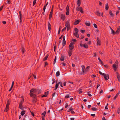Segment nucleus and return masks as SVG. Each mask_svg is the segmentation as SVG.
<instances>
[{"instance_id": "72a5a7b5", "label": "nucleus", "mask_w": 120, "mask_h": 120, "mask_svg": "<svg viewBox=\"0 0 120 120\" xmlns=\"http://www.w3.org/2000/svg\"><path fill=\"white\" fill-rule=\"evenodd\" d=\"M92 110L94 111H95L97 110V109L95 107L92 108Z\"/></svg>"}, {"instance_id": "f3484780", "label": "nucleus", "mask_w": 120, "mask_h": 120, "mask_svg": "<svg viewBox=\"0 0 120 120\" xmlns=\"http://www.w3.org/2000/svg\"><path fill=\"white\" fill-rule=\"evenodd\" d=\"M83 72H85V66L83 65H82L81 66Z\"/></svg>"}, {"instance_id": "473e14b6", "label": "nucleus", "mask_w": 120, "mask_h": 120, "mask_svg": "<svg viewBox=\"0 0 120 120\" xmlns=\"http://www.w3.org/2000/svg\"><path fill=\"white\" fill-rule=\"evenodd\" d=\"M98 60H99V61L100 62V63L101 64H102L103 65V63L102 62V61H101V60L100 59V58H98Z\"/></svg>"}, {"instance_id": "5fc2aeb1", "label": "nucleus", "mask_w": 120, "mask_h": 120, "mask_svg": "<svg viewBox=\"0 0 120 120\" xmlns=\"http://www.w3.org/2000/svg\"><path fill=\"white\" fill-rule=\"evenodd\" d=\"M68 106V105L67 103H66V105L65 107L66 108H67Z\"/></svg>"}, {"instance_id": "412c9836", "label": "nucleus", "mask_w": 120, "mask_h": 120, "mask_svg": "<svg viewBox=\"0 0 120 120\" xmlns=\"http://www.w3.org/2000/svg\"><path fill=\"white\" fill-rule=\"evenodd\" d=\"M9 110V106H6V109L5 110V111L7 112Z\"/></svg>"}, {"instance_id": "603ef678", "label": "nucleus", "mask_w": 120, "mask_h": 120, "mask_svg": "<svg viewBox=\"0 0 120 120\" xmlns=\"http://www.w3.org/2000/svg\"><path fill=\"white\" fill-rule=\"evenodd\" d=\"M74 34L75 35V36L76 37L77 35H78V33H74Z\"/></svg>"}, {"instance_id": "e2e57ef3", "label": "nucleus", "mask_w": 120, "mask_h": 120, "mask_svg": "<svg viewBox=\"0 0 120 120\" xmlns=\"http://www.w3.org/2000/svg\"><path fill=\"white\" fill-rule=\"evenodd\" d=\"M48 64V63L47 62H45V66Z\"/></svg>"}, {"instance_id": "f257e3e1", "label": "nucleus", "mask_w": 120, "mask_h": 120, "mask_svg": "<svg viewBox=\"0 0 120 120\" xmlns=\"http://www.w3.org/2000/svg\"><path fill=\"white\" fill-rule=\"evenodd\" d=\"M30 91V96L34 98L35 97L36 95L35 94L33 93L32 92L38 94L41 92V91L39 90L34 89H32Z\"/></svg>"}, {"instance_id": "69168bd1", "label": "nucleus", "mask_w": 120, "mask_h": 120, "mask_svg": "<svg viewBox=\"0 0 120 120\" xmlns=\"http://www.w3.org/2000/svg\"><path fill=\"white\" fill-rule=\"evenodd\" d=\"M2 22L3 24H5L6 23V22L5 21H3Z\"/></svg>"}, {"instance_id": "09e8293b", "label": "nucleus", "mask_w": 120, "mask_h": 120, "mask_svg": "<svg viewBox=\"0 0 120 120\" xmlns=\"http://www.w3.org/2000/svg\"><path fill=\"white\" fill-rule=\"evenodd\" d=\"M82 92V89H80L79 90V94L81 93Z\"/></svg>"}, {"instance_id": "9b49d317", "label": "nucleus", "mask_w": 120, "mask_h": 120, "mask_svg": "<svg viewBox=\"0 0 120 120\" xmlns=\"http://www.w3.org/2000/svg\"><path fill=\"white\" fill-rule=\"evenodd\" d=\"M97 45H100V41L98 38L97 41Z\"/></svg>"}, {"instance_id": "aec40b11", "label": "nucleus", "mask_w": 120, "mask_h": 120, "mask_svg": "<svg viewBox=\"0 0 120 120\" xmlns=\"http://www.w3.org/2000/svg\"><path fill=\"white\" fill-rule=\"evenodd\" d=\"M83 46V47L86 48H87L88 47V45L86 44H84Z\"/></svg>"}, {"instance_id": "bf43d9fd", "label": "nucleus", "mask_w": 120, "mask_h": 120, "mask_svg": "<svg viewBox=\"0 0 120 120\" xmlns=\"http://www.w3.org/2000/svg\"><path fill=\"white\" fill-rule=\"evenodd\" d=\"M67 28V31H68L70 28V27H66Z\"/></svg>"}, {"instance_id": "ddd939ff", "label": "nucleus", "mask_w": 120, "mask_h": 120, "mask_svg": "<svg viewBox=\"0 0 120 120\" xmlns=\"http://www.w3.org/2000/svg\"><path fill=\"white\" fill-rule=\"evenodd\" d=\"M65 16L63 14H61V19H62L63 21L64 19Z\"/></svg>"}, {"instance_id": "dca6fc26", "label": "nucleus", "mask_w": 120, "mask_h": 120, "mask_svg": "<svg viewBox=\"0 0 120 120\" xmlns=\"http://www.w3.org/2000/svg\"><path fill=\"white\" fill-rule=\"evenodd\" d=\"M19 16H20V22H21L22 21L21 18L22 16V15L21 14V11H19Z\"/></svg>"}, {"instance_id": "7ed1b4c3", "label": "nucleus", "mask_w": 120, "mask_h": 120, "mask_svg": "<svg viewBox=\"0 0 120 120\" xmlns=\"http://www.w3.org/2000/svg\"><path fill=\"white\" fill-rule=\"evenodd\" d=\"M53 6L52 7V10L51 12L50 13V15L49 16V19H51L52 17V14L53 11Z\"/></svg>"}, {"instance_id": "6e6d98bb", "label": "nucleus", "mask_w": 120, "mask_h": 120, "mask_svg": "<svg viewBox=\"0 0 120 120\" xmlns=\"http://www.w3.org/2000/svg\"><path fill=\"white\" fill-rule=\"evenodd\" d=\"M120 108H119L118 109V113L119 114L120 112Z\"/></svg>"}, {"instance_id": "423d86ee", "label": "nucleus", "mask_w": 120, "mask_h": 120, "mask_svg": "<svg viewBox=\"0 0 120 120\" xmlns=\"http://www.w3.org/2000/svg\"><path fill=\"white\" fill-rule=\"evenodd\" d=\"M65 26L66 27H70L69 24V22L68 21L66 22L65 24Z\"/></svg>"}, {"instance_id": "2f4dec72", "label": "nucleus", "mask_w": 120, "mask_h": 120, "mask_svg": "<svg viewBox=\"0 0 120 120\" xmlns=\"http://www.w3.org/2000/svg\"><path fill=\"white\" fill-rule=\"evenodd\" d=\"M75 33H77L78 32V30L77 28H75Z\"/></svg>"}, {"instance_id": "2eb2a0df", "label": "nucleus", "mask_w": 120, "mask_h": 120, "mask_svg": "<svg viewBox=\"0 0 120 120\" xmlns=\"http://www.w3.org/2000/svg\"><path fill=\"white\" fill-rule=\"evenodd\" d=\"M110 29L111 31V34H114L115 33L114 31L111 27H110Z\"/></svg>"}, {"instance_id": "5701e85b", "label": "nucleus", "mask_w": 120, "mask_h": 120, "mask_svg": "<svg viewBox=\"0 0 120 120\" xmlns=\"http://www.w3.org/2000/svg\"><path fill=\"white\" fill-rule=\"evenodd\" d=\"M60 73L59 71H58L56 73V76L57 77H58L60 75Z\"/></svg>"}, {"instance_id": "bb28decb", "label": "nucleus", "mask_w": 120, "mask_h": 120, "mask_svg": "<svg viewBox=\"0 0 120 120\" xmlns=\"http://www.w3.org/2000/svg\"><path fill=\"white\" fill-rule=\"evenodd\" d=\"M109 14L111 16V17H112L114 16V14L112 13L111 11H110L109 12Z\"/></svg>"}, {"instance_id": "680f3d73", "label": "nucleus", "mask_w": 120, "mask_h": 120, "mask_svg": "<svg viewBox=\"0 0 120 120\" xmlns=\"http://www.w3.org/2000/svg\"><path fill=\"white\" fill-rule=\"evenodd\" d=\"M46 9V7H44L43 8V10L44 11V12L45 10Z\"/></svg>"}, {"instance_id": "4be33fe9", "label": "nucleus", "mask_w": 120, "mask_h": 120, "mask_svg": "<svg viewBox=\"0 0 120 120\" xmlns=\"http://www.w3.org/2000/svg\"><path fill=\"white\" fill-rule=\"evenodd\" d=\"M64 56L62 55L61 56V58H60L61 60L62 61H63L64 60Z\"/></svg>"}, {"instance_id": "f03ea898", "label": "nucleus", "mask_w": 120, "mask_h": 120, "mask_svg": "<svg viewBox=\"0 0 120 120\" xmlns=\"http://www.w3.org/2000/svg\"><path fill=\"white\" fill-rule=\"evenodd\" d=\"M116 64H114L113 65V67L114 68V69L115 71H116L118 66V62L117 60L116 61Z\"/></svg>"}, {"instance_id": "338daca9", "label": "nucleus", "mask_w": 120, "mask_h": 120, "mask_svg": "<svg viewBox=\"0 0 120 120\" xmlns=\"http://www.w3.org/2000/svg\"><path fill=\"white\" fill-rule=\"evenodd\" d=\"M91 116H95V114H92Z\"/></svg>"}, {"instance_id": "4d7b16f0", "label": "nucleus", "mask_w": 120, "mask_h": 120, "mask_svg": "<svg viewBox=\"0 0 120 120\" xmlns=\"http://www.w3.org/2000/svg\"><path fill=\"white\" fill-rule=\"evenodd\" d=\"M66 29V27H65L64 28H63L62 30V32H63V31L65 30Z\"/></svg>"}, {"instance_id": "a19ab883", "label": "nucleus", "mask_w": 120, "mask_h": 120, "mask_svg": "<svg viewBox=\"0 0 120 120\" xmlns=\"http://www.w3.org/2000/svg\"><path fill=\"white\" fill-rule=\"evenodd\" d=\"M9 100H8L7 102V104L6 106H9Z\"/></svg>"}, {"instance_id": "79ce46f5", "label": "nucleus", "mask_w": 120, "mask_h": 120, "mask_svg": "<svg viewBox=\"0 0 120 120\" xmlns=\"http://www.w3.org/2000/svg\"><path fill=\"white\" fill-rule=\"evenodd\" d=\"M57 84L55 85V88H56V89H57L58 87V83H57V82H56Z\"/></svg>"}, {"instance_id": "6ab92c4d", "label": "nucleus", "mask_w": 120, "mask_h": 120, "mask_svg": "<svg viewBox=\"0 0 120 120\" xmlns=\"http://www.w3.org/2000/svg\"><path fill=\"white\" fill-rule=\"evenodd\" d=\"M80 22V21L79 20H77L75 21L74 22V24L75 25L77 24Z\"/></svg>"}, {"instance_id": "9d476101", "label": "nucleus", "mask_w": 120, "mask_h": 120, "mask_svg": "<svg viewBox=\"0 0 120 120\" xmlns=\"http://www.w3.org/2000/svg\"><path fill=\"white\" fill-rule=\"evenodd\" d=\"M22 104H21V103L19 104V108L21 110H23L24 109V108L22 106Z\"/></svg>"}, {"instance_id": "774afa93", "label": "nucleus", "mask_w": 120, "mask_h": 120, "mask_svg": "<svg viewBox=\"0 0 120 120\" xmlns=\"http://www.w3.org/2000/svg\"><path fill=\"white\" fill-rule=\"evenodd\" d=\"M102 120H106L105 118L104 117H103L102 118Z\"/></svg>"}, {"instance_id": "6e6552de", "label": "nucleus", "mask_w": 120, "mask_h": 120, "mask_svg": "<svg viewBox=\"0 0 120 120\" xmlns=\"http://www.w3.org/2000/svg\"><path fill=\"white\" fill-rule=\"evenodd\" d=\"M85 24L86 26H89L90 25V23L89 21H86L85 22Z\"/></svg>"}, {"instance_id": "393cba45", "label": "nucleus", "mask_w": 120, "mask_h": 120, "mask_svg": "<svg viewBox=\"0 0 120 120\" xmlns=\"http://www.w3.org/2000/svg\"><path fill=\"white\" fill-rule=\"evenodd\" d=\"M116 73L117 74V76L118 80L120 82V77L119 76V75L118 74V73L117 72Z\"/></svg>"}, {"instance_id": "39448f33", "label": "nucleus", "mask_w": 120, "mask_h": 120, "mask_svg": "<svg viewBox=\"0 0 120 120\" xmlns=\"http://www.w3.org/2000/svg\"><path fill=\"white\" fill-rule=\"evenodd\" d=\"M66 10L67 11L66 15H68L69 14V8L68 6H67L66 7Z\"/></svg>"}, {"instance_id": "37998d69", "label": "nucleus", "mask_w": 120, "mask_h": 120, "mask_svg": "<svg viewBox=\"0 0 120 120\" xmlns=\"http://www.w3.org/2000/svg\"><path fill=\"white\" fill-rule=\"evenodd\" d=\"M96 13L99 16H100V12L98 11H97L96 12Z\"/></svg>"}, {"instance_id": "58836bf2", "label": "nucleus", "mask_w": 120, "mask_h": 120, "mask_svg": "<svg viewBox=\"0 0 120 120\" xmlns=\"http://www.w3.org/2000/svg\"><path fill=\"white\" fill-rule=\"evenodd\" d=\"M36 0H34L33 3V6H34L35 4Z\"/></svg>"}, {"instance_id": "f704fd0d", "label": "nucleus", "mask_w": 120, "mask_h": 120, "mask_svg": "<svg viewBox=\"0 0 120 120\" xmlns=\"http://www.w3.org/2000/svg\"><path fill=\"white\" fill-rule=\"evenodd\" d=\"M90 67L89 66H88L85 69V72L86 71H88Z\"/></svg>"}, {"instance_id": "a18cd8bd", "label": "nucleus", "mask_w": 120, "mask_h": 120, "mask_svg": "<svg viewBox=\"0 0 120 120\" xmlns=\"http://www.w3.org/2000/svg\"><path fill=\"white\" fill-rule=\"evenodd\" d=\"M56 60V56L55 57V58L54 61V65L55 64V63Z\"/></svg>"}, {"instance_id": "4468645a", "label": "nucleus", "mask_w": 120, "mask_h": 120, "mask_svg": "<svg viewBox=\"0 0 120 120\" xmlns=\"http://www.w3.org/2000/svg\"><path fill=\"white\" fill-rule=\"evenodd\" d=\"M25 110H23L21 112V115L23 116L25 113Z\"/></svg>"}, {"instance_id": "1a4fd4ad", "label": "nucleus", "mask_w": 120, "mask_h": 120, "mask_svg": "<svg viewBox=\"0 0 120 120\" xmlns=\"http://www.w3.org/2000/svg\"><path fill=\"white\" fill-rule=\"evenodd\" d=\"M48 94V92H45L44 94L42 96V97H46Z\"/></svg>"}, {"instance_id": "0eeeda50", "label": "nucleus", "mask_w": 120, "mask_h": 120, "mask_svg": "<svg viewBox=\"0 0 120 120\" xmlns=\"http://www.w3.org/2000/svg\"><path fill=\"white\" fill-rule=\"evenodd\" d=\"M48 27L49 30V31H50L51 28V26L50 23L49 22H48Z\"/></svg>"}, {"instance_id": "49530a36", "label": "nucleus", "mask_w": 120, "mask_h": 120, "mask_svg": "<svg viewBox=\"0 0 120 120\" xmlns=\"http://www.w3.org/2000/svg\"><path fill=\"white\" fill-rule=\"evenodd\" d=\"M93 25L94 27L96 28H97V25L95 24H94Z\"/></svg>"}, {"instance_id": "cd10ccee", "label": "nucleus", "mask_w": 120, "mask_h": 120, "mask_svg": "<svg viewBox=\"0 0 120 120\" xmlns=\"http://www.w3.org/2000/svg\"><path fill=\"white\" fill-rule=\"evenodd\" d=\"M120 93V92H119L117 93V94L115 96L114 98L115 99H116V97L118 96V95Z\"/></svg>"}, {"instance_id": "8fccbe9b", "label": "nucleus", "mask_w": 120, "mask_h": 120, "mask_svg": "<svg viewBox=\"0 0 120 120\" xmlns=\"http://www.w3.org/2000/svg\"><path fill=\"white\" fill-rule=\"evenodd\" d=\"M74 48V46H72V47H71L70 48H69L70 49V50H72Z\"/></svg>"}, {"instance_id": "b1692460", "label": "nucleus", "mask_w": 120, "mask_h": 120, "mask_svg": "<svg viewBox=\"0 0 120 120\" xmlns=\"http://www.w3.org/2000/svg\"><path fill=\"white\" fill-rule=\"evenodd\" d=\"M69 55V56H70L72 54V51H69L68 52Z\"/></svg>"}, {"instance_id": "052dcab7", "label": "nucleus", "mask_w": 120, "mask_h": 120, "mask_svg": "<svg viewBox=\"0 0 120 120\" xmlns=\"http://www.w3.org/2000/svg\"><path fill=\"white\" fill-rule=\"evenodd\" d=\"M91 77L92 78L95 77H96V76L94 75H92L91 76Z\"/></svg>"}, {"instance_id": "a878e982", "label": "nucleus", "mask_w": 120, "mask_h": 120, "mask_svg": "<svg viewBox=\"0 0 120 120\" xmlns=\"http://www.w3.org/2000/svg\"><path fill=\"white\" fill-rule=\"evenodd\" d=\"M58 85L60 84V85L61 87H63L62 85V83L60 81L58 83Z\"/></svg>"}, {"instance_id": "c9c22d12", "label": "nucleus", "mask_w": 120, "mask_h": 120, "mask_svg": "<svg viewBox=\"0 0 120 120\" xmlns=\"http://www.w3.org/2000/svg\"><path fill=\"white\" fill-rule=\"evenodd\" d=\"M80 12L82 13H83V11L82 8V7H80V9L79 10Z\"/></svg>"}, {"instance_id": "c03bdc74", "label": "nucleus", "mask_w": 120, "mask_h": 120, "mask_svg": "<svg viewBox=\"0 0 120 120\" xmlns=\"http://www.w3.org/2000/svg\"><path fill=\"white\" fill-rule=\"evenodd\" d=\"M36 73H35L34 74H33V76L34 78L35 79H36V77L35 76V75H34V74H35V75H36Z\"/></svg>"}, {"instance_id": "c756f323", "label": "nucleus", "mask_w": 120, "mask_h": 120, "mask_svg": "<svg viewBox=\"0 0 120 120\" xmlns=\"http://www.w3.org/2000/svg\"><path fill=\"white\" fill-rule=\"evenodd\" d=\"M71 96H70L68 94L67 95L65 96V98H69Z\"/></svg>"}, {"instance_id": "e433bc0d", "label": "nucleus", "mask_w": 120, "mask_h": 120, "mask_svg": "<svg viewBox=\"0 0 120 120\" xmlns=\"http://www.w3.org/2000/svg\"><path fill=\"white\" fill-rule=\"evenodd\" d=\"M48 55H46V56L45 58H44V59H43V60L44 61H45L46 60H47V58H48Z\"/></svg>"}, {"instance_id": "4c0bfd02", "label": "nucleus", "mask_w": 120, "mask_h": 120, "mask_svg": "<svg viewBox=\"0 0 120 120\" xmlns=\"http://www.w3.org/2000/svg\"><path fill=\"white\" fill-rule=\"evenodd\" d=\"M74 44L73 43H72L70 44L69 45V48L73 46V45Z\"/></svg>"}, {"instance_id": "3c124183", "label": "nucleus", "mask_w": 120, "mask_h": 120, "mask_svg": "<svg viewBox=\"0 0 120 120\" xmlns=\"http://www.w3.org/2000/svg\"><path fill=\"white\" fill-rule=\"evenodd\" d=\"M99 73L100 75L103 76L104 75V74H105V73H102L100 71H99Z\"/></svg>"}, {"instance_id": "c85d7f7f", "label": "nucleus", "mask_w": 120, "mask_h": 120, "mask_svg": "<svg viewBox=\"0 0 120 120\" xmlns=\"http://www.w3.org/2000/svg\"><path fill=\"white\" fill-rule=\"evenodd\" d=\"M120 30L117 29V30L115 32V33L116 34H118V33H119Z\"/></svg>"}, {"instance_id": "de8ad7c7", "label": "nucleus", "mask_w": 120, "mask_h": 120, "mask_svg": "<svg viewBox=\"0 0 120 120\" xmlns=\"http://www.w3.org/2000/svg\"><path fill=\"white\" fill-rule=\"evenodd\" d=\"M46 112L45 111H44L42 113V115H43L44 116V117L45 116V115L46 114Z\"/></svg>"}, {"instance_id": "ea45409f", "label": "nucleus", "mask_w": 120, "mask_h": 120, "mask_svg": "<svg viewBox=\"0 0 120 120\" xmlns=\"http://www.w3.org/2000/svg\"><path fill=\"white\" fill-rule=\"evenodd\" d=\"M79 7L78 6L76 8V10L78 11H79L80 9V7Z\"/></svg>"}, {"instance_id": "13d9d810", "label": "nucleus", "mask_w": 120, "mask_h": 120, "mask_svg": "<svg viewBox=\"0 0 120 120\" xmlns=\"http://www.w3.org/2000/svg\"><path fill=\"white\" fill-rule=\"evenodd\" d=\"M36 99L35 98H34L33 99V101L34 102H36Z\"/></svg>"}, {"instance_id": "20e7f679", "label": "nucleus", "mask_w": 120, "mask_h": 120, "mask_svg": "<svg viewBox=\"0 0 120 120\" xmlns=\"http://www.w3.org/2000/svg\"><path fill=\"white\" fill-rule=\"evenodd\" d=\"M103 76L106 80H107L109 79V75L107 74H104Z\"/></svg>"}, {"instance_id": "864d4df0", "label": "nucleus", "mask_w": 120, "mask_h": 120, "mask_svg": "<svg viewBox=\"0 0 120 120\" xmlns=\"http://www.w3.org/2000/svg\"><path fill=\"white\" fill-rule=\"evenodd\" d=\"M87 94L90 97H91L92 96V95L91 94H90L89 92H88L87 93Z\"/></svg>"}, {"instance_id": "7c9ffc66", "label": "nucleus", "mask_w": 120, "mask_h": 120, "mask_svg": "<svg viewBox=\"0 0 120 120\" xmlns=\"http://www.w3.org/2000/svg\"><path fill=\"white\" fill-rule=\"evenodd\" d=\"M73 109V108L72 107H70L69 108V110L68 111V112H69L70 111H71Z\"/></svg>"}, {"instance_id": "a211bd4d", "label": "nucleus", "mask_w": 120, "mask_h": 120, "mask_svg": "<svg viewBox=\"0 0 120 120\" xmlns=\"http://www.w3.org/2000/svg\"><path fill=\"white\" fill-rule=\"evenodd\" d=\"M108 4H106L105 6V9L107 10L108 9Z\"/></svg>"}, {"instance_id": "f8f14e48", "label": "nucleus", "mask_w": 120, "mask_h": 120, "mask_svg": "<svg viewBox=\"0 0 120 120\" xmlns=\"http://www.w3.org/2000/svg\"><path fill=\"white\" fill-rule=\"evenodd\" d=\"M77 3L78 6H79L80 5V0H77Z\"/></svg>"}, {"instance_id": "0e129e2a", "label": "nucleus", "mask_w": 120, "mask_h": 120, "mask_svg": "<svg viewBox=\"0 0 120 120\" xmlns=\"http://www.w3.org/2000/svg\"><path fill=\"white\" fill-rule=\"evenodd\" d=\"M63 41H66L65 40V36H64V37L63 38Z\"/></svg>"}]
</instances>
